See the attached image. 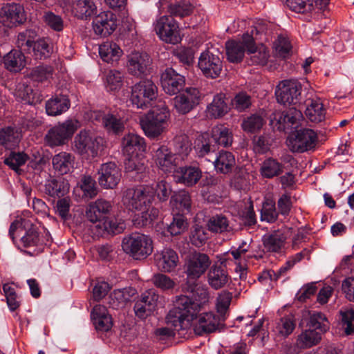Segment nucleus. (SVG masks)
<instances>
[{
	"label": "nucleus",
	"mask_w": 354,
	"mask_h": 354,
	"mask_svg": "<svg viewBox=\"0 0 354 354\" xmlns=\"http://www.w3.org/2000/svg\"><path fill=\"white\" fill-rule=\"evenodd\" d=\"M158 269L162 272H171L178 265L179 258L177 252L171 248H164L157 252L154 256Z\"/></svg>",
	"instance_id": "obj_19"
},
{
	"label": "nucleus",
	"mask_w": 354,
	"mask_h": 354,
	"mask_svg": "<svg viewBox=\"0 0 354 354\" xmlns=\"http://www.w3.org/2000/svg\"><path fill=\"white\" fill-rule=\"evenodd\" d=\"M124 169L135 180H141L145 176L146 167L142 160L133 154L125 160Z\"/></svg>",
	"instance_id": "obj_34"
},
{
	"label": "nucleus",
	"mask_w": 354,
	"mask_h": 354,
	"mask_svg": "<svg viewBox=\"0 0 354 354\" xmlns=\"http://www.w3.org/2000/svg\"><path fill=\"white\" fill-rule=\"evenodd\" d=\"M99 185L104 189H114L121 179V171L113 162L104 163L98 170Z\"/></svg>",
	"instance_id": "obj_15"
},
{
	"label": "nucleus",
	"mask_w": 354,
	"mask_h": 354,
	"mask_svg": "<svg viewBox=\"0 0 354 354\" xmlns=\"http://www.w3.org/2000/svg\"><path fill=\"white\" fill-rule=\"evenodd\" d=\"M153 159L156 166L165 173L175 171L178 158L165 145L153 149Z\"/></svg>",
	"instance_id": "obj_17"
},
{
	"label": "nucleus",
	"mask_w": 354,
	"mask_h": 354,
	"mask_svg": "<svg viewBox=\"0 0 354 354\" xmlns=\"http://www.w3.org/2000/svg\"><path fill=\"white\" fill-rule=\"evenodd\" d=\"M73 145V149L77 153L94 158L97 156L99 151L102 149L103 139L82 130L75 136Z\"/></svg>",
	"instance_id": "obj_9"
},
{
	"label": "nucleus",
	"mask_w": 354,
	"mask_h": 354,
	"mask_svg": "<svg viewBox=\"0 0 354 354\" xmlns=\"http://www.w3.org/2000/svg\"><path fill=\"white\" fill-rule=\"evenodd\" d=\"M52 164L59 174H66L73 169L75 157L70 153L62 151L53 157Z\"/></svg>",
	"instance_id": "obj_31"
},
{
	"label": "nucleus",
	"mask_w": 354,
	"mask_h": 354,
	"mask_svg": "<svg viewBox=\"0 0 354 354\" xmlns=\"http://www.w3.org/2000/svg\"><path fill=\"white\" fill-rule=\"evenodd\" d=\"M210 139L216 146L228 147L233 142V134L232 131L224 125H216L211 131Z\"/></svg>",
	"instance_id": "obj_33"
},
{
	"label": "nucleus",
	"mask_w": 354,
	"mask_h": 354,
	"mask_svg": "<svg viewBox=\"0 0 354 354\" xmlns=\"http://www.w3.org/2000/svg\"><path fill=\"white\" fill-rule=\"evenodd\" d=\"M317 135L312 129H302L297 131L294 137L288 140V145L293 152L303 153L315 148Z\"/></svg>",
	"instance_id": "obj_12"
},
{
	"label": "nucleus",
	"mask_w": 354,
	"mask_h": 354,
	"mask_svg": "<svg viewBox=\"0 0 354 354\" xmlns=\"http://www.w3.org/2000/svg\"><path fill=\"white\" fill-rule=\"evenodd\" d=\"M36 37L37 32L31 29L19 32L16 42L17 47L20 48L19 50L30 53Z\"/></svg>",
	"instance_id": "obj_51"
},
{
	"label": "nucleus",
	"mask_w": 354,
	"mask_h": 354,
	"mask_svg": "<svg viewBox=\"0 0 354 354\" xmlns=\"http://www.w3.org/2000/svg\"><path fill=\"white\" fill-rule=\"evenodd\" d=\"M278 216V213L276 210L275 203L272 200H266L263 203L261 212V218L262 221L268 223L274 222Z\"/></svg>",
	"instance_id": "obj_61"
},
{
	"label": "nucleus",
	"mask_w": 354,
	"mask_h": 354,
	"mask_svg": "<svg viewBox=\"0 0 354 354\" xmlns=\"http://www.w3.org/2000/svg\"><path fill=\"white\" fill-rule=\"evenodd\" d=\"M303 119V115L301 110L296 106L290 108L284 112H276L273 118H271L272 124L276 122L277 129L279 131H286L296 128L299 122Z\"/></svg>",
	"instance_id": "obj_14"
},
{
	"label": "nucleus",
	"mask_w": 354,
	"mask_h": 354,
	"mask_svg": "<svg viewBox=\"0 0 354 354\" xmlns=\"http://www.w3.org/2000/svg\"><path fill=\"white\" fill-rule=\"evenodd\" d=\"M26 15L24 6L19 3H5L0 8V21L6 27L12 28L24 24Z\"/></svg>",
	"instance_id": "obj_13"
},
{
	"label": "nucleus",
	"mask_w": 354,
	"mask_h": 354,
	"mask_svg": "<svg viewBox=\"0 0 354 354\" xmlns=\"http://www.w3.org/2000/svg\"><path fill=\"white\" fill-rule=\"evenodd\" d=\"M15 95L19 100L26 104H32L39 100L37 93L26 82H21L17 84Z\"/></svg>",
	"instance_id": "obj_45"
},
{
	"label": "nucleus",
	"mask_w": 354,
	"mask_h": 354,
	"mask_svg": "<svg viewBox=\"0 0 354 354\" xmlns=\"http://www.w3.org/2000/svg\"><path fill=\"white\" fill-rule=\"evenodd\" d=\"M197 322L194 326L196 334L202 335L204 333L214 332L222 321L220 316L216 317L212 313H205L197 315Z\"/></svg>",
	"instance_id": "obj_24"
},
{
	"label": "nucleus",
	"mask_w": 354,
	"mask_h": 354,
	"mask_svg": "<svg viewBox=\"0 0 354 354\" xmlns=\"http://www.w3.org/2000/svg\"><path fill=\"white\" fill-rule=\"evenodd\" d=\"M301 84L295 79L284 80L277 86L275 95L277 102L283 105L297 106L301 101Z\"/></svg>",
	"instance_id": "obj_7"
},
{
	"label": "nucleus",
	"mask_w": 354,
	"mask_h": 354,
	"mask_svg": "<svg viewBox=\"0 0 354 354\" xmlns=\"http://www.w3.org/2000/svg\"><path fill=\"white\" fill-rule=\"evenodd\" d=\"M187 219L182 214H176L172 222L168 225L167 230L171 236L180 234L187 228Z\"/></svg>",
	"instance_id": "obj_58"
},
{
	"label": "nucleus",
	"mask_w": 354,
	"mask_h": 354,
	"mask_svg": "<svg viewBox=\"0 0 354 354\" xmlns=\"http://www.w3.org/2000/svg\"><path fill=\"white\" fill-rule=\"evenodd\" d=\"M305 113L312 122L319 123L325 120V109L319 100H311L307 105Z\"/></svg>",
	"instance_id": "obj_47"
},
{
	"label": "nucleus",
	"mask_w": 354,
	"mask_h": 354,
	"mask_svg": "<svg viewBox=\"0 0 354 354\" xmlns=\"http://www.w3.org/2000/svg\"><path fill=\"white\" fill-rule=\"evenodd\" d=\"M158 95V88L151 80H143L131 87L130 102L137 108L148 106Z\"/></svg>",
	"instance_id": "obj_8"
},
{
	"label": "nucleus",
	"mask_w": 354,
	"mask_h": 354,
	"mask_svg": "<svg viewBox=\"0 0 354 354\" xmlns=\"http://www.w3.org/2000/svg\"><path fill=\"white\" fill-rule=\"evenodd\" d=\"M208 229L213 232L222 233L230 231L229 221L223 215H215L211 217L207 223Z\"/></svg>",
	"instance_id": "obj_57"
},
{
	"label": "nucleus",
	"mask_w": 354,
	"mask_h": 354,
	"mask_svg": "<svg viewBox=\"0 0 354 354\" xmlns=\"http://www.w3.org/2000/svg\"><path fill=\"white\" fill-rule=\"evenodd\" d=\"M283 168L282 164L272 158H269L263 162L261 174L265 178H271L280 175L283 172Z\"/></svg>",
	"instance_id": "obj_50"
},
{
	"label": "nucleus",
	"mask_w": 354,
	"mask_h": 354,
	"mask_svg": "<svg viewBox=\"0 0 354 354\" xmlns=\"http://www.w3.org/2000/svg\"><path fill=\"white\" fill-rule=\"evenodd\" d=\"M264 123L265 121L261 115L254 114L243 120L242 128L245 131L255 132L260 130Z\"/></svg>",
	"instance_id": "obj_63"
},
{
	"label": "nucleus",
	"mask_w": 354,
	"mask_h": 354,
	"mask_svg": "<svg viewBox=\"0 0 354 354\" xmlns=\"http://www.w3.org/2000/svg\"><path fill=\"white\" fill-rule=\"evenodd\" d=\"M71 12L77 19L86 20L97 12V7L93 0H77L72 3Z\"/></svg>",
	"instance_id": "obj_28"
},
{
	"label": "nucleus",
	"mask_w": 354,
	"mask_h": 354,
	"mask_svg": "<svg viewBox=\"0 0 354 354\" xmlns=\"http://www.w3.org/2000/svg\"><path fill=\"white\" fill-rule=\"evenodd\" d=\"M198 296V301H195L187 295H180L176 297L174 306L187 317V321H193L201 310L203 304L208 301L209 293L205 288L196 287L193 292Z\"/></svg>",
	"instance_id": "obj_5"
},
{
	"label": "nucleus",
	"mask_w": 354,
	"mask_h": 354,
	"mask_svg": "<svg viewBox=\"0 0 354 354\" xmlns=\"http://www.w3.org/2000/svg\"><path fill=\"white\" fill-rule=\"evenodd\" d=\"M69 184L64 180L50 179L45 185V193L53 198H61L69 192Z\"/></svg>",
	"instance_id": "obj_41"
},
{
	"label": "nucleus",
	"mask_w": 354,
	"mask_h": 354,
	"mask_svg": "<svg viewBox=\"0 0 354 354\" xmlns=\"http://www.w3.org/2000/svg\"><path fill=\"white\" fill-rule=\"evenodd\" d=\"M3 64L10 72H19L26 65V57L21 50H12L3 57Z\"/></svg>",
	"instance_id": "obj_29"
},
{
	"label": "nucleus",
	"mask_w": 354,
	"mask_h": 354,
	"mask_svg": "<svg viewBox=\"0 0 354 354\" xmlns=\"http://www.w3.org/2000/svg\"><path fill=\"white\" fill-rule=\"evenodd\" d=\"M185 320L187 321V317L175 306L169 311L166 317L167 325L173 327L174 330H180L183 328V324Z\"/></svg>",
	"instance_id": "obj_55"
},
{
	"label": "nucleus",
	"mask_w": 354,
	"mask_h": 354,
	"mask_svg": "<svg viewBox=\"0 0 354 354\" xmlns=\"http://www.w3.org/2000/svg\"><path fill=\"white\" fill-rule=\"evenodd\" d=\"M276 55L282 58H287L290 55L292 46L286 37L279 35L274 43Z\"/></svg>",
	"instance_id": "obj_62"
},
{
	"label": "nucleus",
	"mask_w": 354,
	"mask_h": 354,
	"mask_svg": "<svg viewBox=\"0 0 354 354\" xmlns=\"http://www.w3.org/2000/svg\"><path fill=\"white\" fill-rule=\"evenodd\" d=\"M199 100L200 93L196 88H186L172 100L174 108L181 114H186L192 111L198 104Z\"/></svg>",
	"instance_id": "obj_16"
},
{
	"label": "nucleus",
	"mask_w": 354,
	"mask_h": 354,
	"mask_svg": "<svg viewBox=\"0 0 354 354\" xmlns=\"http://www.w3.org/2000/svg\"><path fill=\"white\" fill-rule=\"evenodd\" d=\"M154 30L160 39L167 43L175 44L180 41L178 24L171 16L163 15L157 19Z\"/></svg>",
	"instance_id": "obj_11"
},
{
	"label": "nucleus",
	"mask_w": 354,
	"mask_h": 354,
	"mask_svg": "<svg viewBox=\"0 0 354 354\" xmlns=\"http://www.w3.org/2000/svg\"><path fill=\"white\" fill-rule=\"evenodd\" d=\"M176 181L187 187H193L202 177V171L195 166L180 167L175 170Z\"/></svg>",
	"instance_id": "obj_25"
},
{
	"label": "nucleus",
	"mask_w": 354,
	"mask_h": 354,
	"mask_svg": "<svg viewBox=\"0 0 354 354\" xmlns=\"http://www.w3.org/2000/svg\"><path fill=\"white\" fill-rule=\"evenodd\" d=\"M226 55L229 62L232 63L241 62L247 51L246 45L244 41V34L241 40L228 41L225 44Z\"/></svg>",
	"instance_id": "obj_30"
},
{
	"label": "nucleus",
	"mask_w": 354,
	"mask_h": 354,
	"mask_svg": "<svg viewBox=\"0 0 354 354\" xmlns=\"http://www.w3.org/2000/svg\"><path fill=\"white\" fill-rule=\"evenodd\" d=\"M79 127L77 120H66L51 127L44 137L46 144L50 147L65 145Z\"/></svg>",
	"instance_id": "obj_6"
},
{
	"label": "nucleus",
	"mask_w": 354,
	"mask_h": 354,
	"mask_svg": "<svg viewBox=\"0 0 354 354\" xmlns=\"http://www.w3.org/2000/svg\"><path fill=\"white\" fill-rule=\"evenodd\" d=\"M21 135L15 128L8 127L0 130V145L11 148L19 143Z\"/></svg>",
	"instance_id": "obj_48"
},
{
	"label": "nucleus",
	"mask_w": 354,
	"mask_h": 354,
	"mask_svg": "<svg viewBox=\"0 0 354 354\" xmlns=\"http://www.w3.org/2000/svg\"><path fill=\"white\" fill-rule=\"evenodd\" d=\"M122 147L124 153L133 155L136 151H145V143L143 138L129 133L123 137Z\"/></svg>",
	"instance_id": "obj_39"
},
{
	"label": "nucleus",
	"mask_w": 354,
	"mask_h": 354,
	"mask_svg": "<svg viewBox=\"0 0 354 354\" xmlns=\"http://www.w3.org/2000/svg\"><path fill=\"white\" fill-rule=\"evenodd\" d=\"M250 248V244L246 241H243L237 248H232L227 252V254H231L235 261V272L239 274L241 280H245L247 277V261L252 256L246 255Z\"/></svg>",
	"instance_id": "obj_21"
},
{
	"label": "nucleus",
	"mask_w": 354,
	"mask_h": 354,
	"mask_svg": "<svg viewBox=\"0 0 354 354\" xmlns=\"http://www.w3.org/2000/svg\"><path fill=\"white\" fill-rule=\"evenodd\" d=\"M232 300V294L227 291L221 292L216 299V310L222 321L225 320V316L227 313Z\"/></svg>",
	"instance_id": "obj_60"
},
{
	"label": "nucleus",
	"mask_w": 354,
	"mask_h": 354,
	"mask_svg": "<svg viewBox=\"0 0 354 354\" xmlns=\"http://www.w3.org/2000/svg\"><path fill=\"white\" fill-rule=\"evenodd\" d=\"M121 230L122 228L119 227L115 221L108 217L93 225V230L95 231V234L100 236L118 234L121 232Z\"/></svg>",
	"instance_id": "obj_49"
},
{
	"label": "nucleus",
	"mask_w": 354,
	"mask_h": 354,
	"mask_svg": "<svg viewBox=\"0 0 354 354\" xmlns=\"http://www.w3.org/2000/svg\"><path fill=\"white\" fill-rule=\"evenodd\" d=\"M136 290L126 288L113 290L109 295V305L113 309L122 307L135 295Z\"/></svg>",
	"instance_id": "obj_35"
},
{
	"label": "nucleus",
	"mask_w": 354,
	"mask_h": 354,
	"mask_svg": "<svg viewBox=\"0 0 354 354\" xmlns=\"http://www.w3.org/2000/svg\"><path fill=\"white\" fill-rule=\"evenodd\" d=\"M153 201V188L150 186L131 187L122 192V203L129 210L147 209Z\"/></svg>",
	"instance_id": "obj_3"
},
{
	"label": "nucleus",
	"mask_w": 354,
	"mask_h": 354,
	"mask_svg": "<svg viewBox=\"0 0 354 354\" xmlns=\"http://www.w3.org/2000/svg\"><path fill=\"white\" fill-rule=\"evenodd\" d=\"M80 188L83 196L88 198H93L98 194L96 182L91 176L84 175L80 180Z\"/></svg>",
	"instance_id": "obj_56"
},
{
	"label": "nucleus",
	"mask_w": 354,
	"mask_h": 354,
	"mask_svg": "<svg viewBox=\"0 0 354 354\" xmlns=\"http://www.w3.org/2000/svg\"><path fill=\"white\" fill-rule=\"evenodd\" d=\"M229 279L227 270L221 266L213 265L207 274L208 283L215 290L224 287Z\"/></svg>",
	"instance_id": "obj_32"
},
{
	"label": "nucleus",
	"mask_w": 354,
	"mask_h": 354,
	"mask_svg": "<svg viewBox=\"0 0 354 354\" xmlns=\"http://www.w3.org/2000/svg\"><path fill=\"white\" fill-rule=\"evenodd\" d=\"M102 123L108 132L114 134L121 133L124 129L122 120L110 113L104 114L102 116Z\"/></svg>",
	"instance_id": "obj_52"
},
{
	"label": "nucleus",
	"mask_w": 354,
	"mask_h": 354,
	"mask_svg": "<svg viewBox=\"0 0 354 354\" xmlns=\"http://www.w3.org/2000/svg\"><path fill=\"white\" fill-rule=\"evenodd\" d=\"M306 326L323 335L329 329V322L321 312L310 313Z\"/></svg>",
	"instance_id": "obj_46"
},
{
	"label": "nucleus",
	"mask_w": 354,
	"mask_h": 354,
	"mask_svg": "<svg viewBox=\"0 0 354 354\" xmlns=\"http://www.w3.org/2000/svg\"><path fill=\"white\" fill-rule=\"evenodd\" d=\"M225 100V95L222 93L214 96L212 103L207 108V113L210 117L218 118L227 113L229 107Z\"/></svg>",
	"instance_id": "obj_43"
},
{
	"label": "nucleus",
	"mask_w": 354,
	"mask_h": 354,
	"mask_svg": "<svg viewBox=\"0 0 354 354\" xmlns=\"http://www.w3.org/2000/svg\"><path fill=\"white\" fill-rule=\"evenodd\" d=\"M150 64V57L146 53L133 52L128 56L127 68L132 75L141 77L145 74Z\"/></svg>",
	"instance_id": "obj_22"
},
{
	"label": "nucleus",
	"mask_w": 354,
	"mask_h": 354,
	"mask_svg": "<svg viewBox=\"0 0 354 354\" xmlns=\"http://www.w3.org/2000/svg\"><path fill=\"white\" fill-rule=\"evenodd\" d=\"M32 55L35 59H42L50 57L52 53V47L50 46L48 40L46 39H39L35 41L32 50Z\"/></svg>",
	"instance_id": "obj_54"
},
{
	"label": "nucleus",
	"mask_w": 354,
	"mask_h": 354,
	"mask_svg": "<svg viewBox=\"0 0 354 354\" xmlns=\"http://www.w3.org/2000/svg\"><path fill=\"white\" fill-rule=\"evenodd\" d=\"M207 239V234L204 227L198 225H195L192 227L190 232L189 240L194 245L199 248L205 243Z\"/></svg>",
	"instance_id": "obj_64"
},
{
	"label": "nucleus",
	"mask_w": 354,
	"mask_h": 354,
	"mask_svg": "<svg viewBox=\"0 0 354 354\" xmlns=\"http://www.w3.org/2000/svg\"><path fill=\"white\" fill-rule=\"evenodd\" d=\"M214 167L218 172L228 174L235 167L236 160L232 152L222 150L214 161Z\"/></svg>",
	"instance_id": "obj_36"
},
{
	"label": "nucleus",
	"mask_w": 354,
	"mask_h": 354,
	"mask_svg": "<svg viewBox=\"0 0 354 354\" xmlns=\"http://www.w3.org/2000/svg\"><path fill=\"white\" fill-rule=\"evenodd\" d=\"M286 237L280 231H274L263 238L264 248L269 252H279L284 247Z\"/></svg>",
	"instance_id": "obj_38"
},
{
	"label": "nucleus",
	"mask_w": 354,
	"mask_h": 354,
	"mask_svg": "<svg viewBox=\"0 0 354 354\" xmlns=\"http://www.w3.org/2000/svg\"><path fill=\"white\" fill-rule=\"evenodd\" d=\"M71 106L69 98L66 95H57L46 102V113L50 116H57L67 111Z\"/></svg>",
	"instance_id": "obj_27"
},
{
	"label": "nucleus",
	"mask_w": 354,
	"mask_h": 354,
	"mask_svg": "<svg viewBox=\"0 0 354 354\" xmlns=\"http://www.w3.org/2000/svg\"><path fill=\"white\" fill-rule=\"evenodd\" d=\"M172 146L174 153L176 157L180 156L182 160H185L192 151V142L189 137L184 133L174 137Z\"/></svg>",
	"instance_id": "obj_42"
},
{
	"label": "nucleus",
	"mask_w": 354,
	"mask_h": 354,
	"mask_svg": "<svg viewBox=\"0 0 354 354\" xmlns=\"http://www.w3.org/2000/svg\"><path fill=\"white\" fill-rule=\"evenodd\" d=\"M169 118L167 106L165 102H160L140 118V124L147 136L156 138L163 132L165 124Z\"/></svg>",
	"instance_id": "obj_2"
},
{
	"label": "nucleus",
	"mask_w": 354,
	"mask_h": 354,
	"mask_svg": "<svg viewBox=\"0 0 354 354\" xmlns=\"http://www.w3.org/2000/svg\"><path fill=\"white\" fill-rule=\"evenodd\" d=\"M99 54L104 62H117L122 54L120 46L111 41H106L99 46Z\"/></svg>",
	"instance_id": "obj_40"
},
{
	"label": "nucleus",
	"mask_w": 354,
	"mask_h": 354,
	"mask_svg": "<svg viewBox=\"0 0 354 354\" xmlns=\"http://www.w3.org/2000/svg\"><path fill=\"white\" fill-rule=\"evenodd\" d=\"M24 234L21 237L20 242L23 247H34L37 245L39 242V234L36 225L31 223L29 221H25L24 223Z\"/></svg>",
	"instance_id": "obj_44"
},
{
	"label": "nucleus",
	"mask_w": 354,
	"mask_h": 354,
	"mask_svg": "<svg viewBox=\"0 0 354 354\" xmlns=\"http://www.w3.org/2000/svg\"><path fill=\"white\" fill-rule=\"evenodd\" d=\"M211 263L209 257L205 253L194 251L187 255L184 265L187 279L183 290L193 292L197 286L196 280L205 273Z\"/></svg>",
	"instance_id": "obj_1"
},
{
	"label": "nucleus",
	"mask_w": 354,
	"mask_h": 354,
	"mask_svg": "<svg viewBox=\"0 0 354 354\" xmlns=\"http://www.w3.org/2000/svg\"><path fill=\"white\" fill-rule=\"evenodd\" d=\"M140 214L135 216L133 219V225L137 227H146L152 223L158 215V210L149 207L147 209L140 210Z\"/></svg>",
	"instance_id": "obj_53"
},
{
	"label": "nucleus",
	"mask_w": 354,
	"mask_h": 354,
	"mask_svg": "<svg viewBox=\"0 0 354 354\" xmlns=\"http://www.w3.org/2000/svg\"><path fill=\"white\" fill-rule=\"evenodd\" d=\"M221 53L215 48H209L203 51L199 58L198 66L206 77H218L223 69Z\"/></svg>",
	"instance_id": "obj_10"
},
{
	"label": "nucleus",
	"mask_w": 354,
	"mask_h": 354,
	"mask_svg": "<svg viewBox=\"0 0 354 354\" xmlns=\"http://www.w3.org/2000/svg\"><path fill=\"white\" fill-rule=\"evenodd\" d=\"M151 281L156 288L163 291L172 290L176 286L175 281L170 277L162 273L153 274Z\"/></svg>",
	"instance_id": "obj_59"
},
{
	"label": "nucleus",
	"mask_w": 354,
	"mask_h": 354,
	"mask_svg": "<svg viewBox=\"0 0 354 354\" xmlns=\"http://www.w3.org/2000/svg\"><path fill=\"white\" fill-rule=\"evenodd\" d=\"M122 250L135 259H145L153 252V241L145 234L132 233L123 238Z\"/></svg>",
	"instance_id": "obj_4"
},
{
	"label": "nucleus",
	"mask_w": 354,
	"mask_h": 354,
	"mask_svg": "<svg viewBox=\"0 0 354 354\" xmlns=\"http://www.w3.org/2000/svg\"><path fill=\"white\" fill-rule=\"evenodd\" d=\"M161 84L164 91L169 95L178 93L184 86L185 77L173 68H167L161 75Z\"/></svg>",
	"instance_id": "obj_20"
},
{
	"label": "nucleus",
	"mask_w": 354,
	"mask_h": 354,
	"mask_svg": "<svg viewBox=\"0 0 354 354\" xmlns=\"http://www.w3.org/2000/svg\"><path fill=\"white\" fill-rule=\"evenodd\" d=\"M162 9L167 8L171 17L183 18L194 12L195 6L193 0H160Z\"/></svg>",
	"instance_id": "obj_18"
},
{
	"label": "nucleus",
	"mask_w": 354,
	"mask_h": 354,
	"mask_svg": "<svg viewBox=\"0 0 354 354\" xmlns=\"http://www.w3.org/2000/svg\"><path fill=\"white\" fill-rule=\"evenodd\" d=\"M93 30L97 35L106 37L116 28L114 15L111 12H103L95 17L93 21Z\"/></svg>",
	"instance_id": "obj_23"
},
{
	"label": "nucleus",
	"mask_w": 354,
	"mask_h": 354,
	"mask_svg": "<svg viewBox=\"0 0 354 354\" xmlns=\"http://www.w3.org/2000/svg\"><path fill=\"white\" fill-rule=\"evenodd\" d=\"M316 330L308 328L304 330L298 336L296 345L299 348H311L319 343L322 339V334Z\"/></svg>",
	"instance_id": "obj_37"
},
{
	"label": "nucleus",
	"mask_w": 354,
	"mask_h": 354,
	"mask_svg": "<svg viewBox=\"0 0 354 354\" xmlns=\"http://www.w3.org/2000/svg\"><path fill=\"white\" fill-rule=\"evenodd\" d=\"M244 41L246 45L247 52L248 54L251 55V64L260 65L266 64L269 57V53L266 48L262 46L257 49L253 37L248 33L244 34Z\"/></svg>",
	"instance_id": "obj_26"
}]
</instances>
